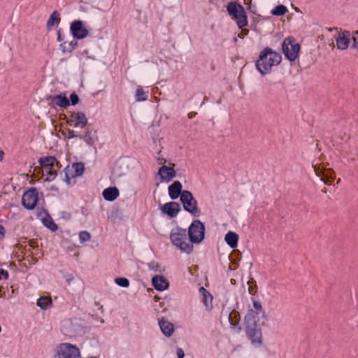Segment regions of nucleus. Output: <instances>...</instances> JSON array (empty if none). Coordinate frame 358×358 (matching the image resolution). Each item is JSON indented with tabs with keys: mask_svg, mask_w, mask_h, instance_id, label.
Wrapping results in <instances>:
<instances>
[{
	"mask_svg": "<svg viewBox=\"0 0 358 358\" xmlns=\"http://www.w3.org/2000/svg\"><path fill=\"white\" fill-rule=\"evenodd\" d=\"M91 358H97V357H91Z\"/></svg>",
	"mask_w": 358,
	"mask_h": 358,
	"instance_id": "57",
	"label": "nucleus"
},
{
	"mask_svg": "<svg viewBox=\"0 0 358 358\" xmlns=\"http://www.w3.org/2000/svg\"><path fill=\"white\" fill-rule=\"evenodd\" d=\"M54 166H55L57 169H60L62 168V164L59 161L56 159V162L54 163Z\"/></svg>",
	"mask_w": 358,
	"mask_h": 358,
	"instance_id": "45",
	"label": "nucleus"
},
{
	"mask_svg": "<svg viewBox=\"0 0 358 358\" xmlns=\"http://www.w3.org/2000/svg\"><path fill=\"white\" fill-rule=\"evenodd\" d=\"M130 160L128 157L119 159L113 168V175L114 178H121L125 176L129 170Z\"/></svg>",
	"mask_w": 358,
	"mask_h": 358,
	"instance_id": "13",
	"label": "nucleus"
},
{
	"mask_svg": "<svg viewBox=\"0 0 358 358\" xmlns=\"http://www.w3.org/2000/svg\"><path fill=\"white\" fill-rule=\"evenodd\" d=\"M85 171V165L83 162H75L68 165L64 169L65 181L68 184L71 183V180L81 176Z\"/></svg>",
	"mask_w": 358,
	"mask_h": 358,
	"instance_id": "10",
	"label": "nucleus"
},
{
	"mask_svg": "<svg viewBox=\"0 0 358 358\" xmlns=\"http://www.w3.org/2000/svg\"><path fill=\"white\" fill-rule=\"evenodd\" d=\"M322 192H324V193H326V192H327L326 189H323V190H322Z\"/></svg>",
	"mask_w": 358,
	"mask_h": 358,
	"instance_id": "54",
	"label": "nucleus"
},
{
	"mask_svg": "<svg viewBox=\"0 0 358 358\" xmlns=\"http://www.w3.org/2000/svg\"><path fill=\"white\" fill-rule=\"evenodd\" d=\"M58 170H59V169H57L55 166H54V169H52V171H55V172H56L57 173V171H58Z\"/></svg>",
	"mask_w": 358,
	"mask_h": 358,
	"instance_id": "51",
	"label": "nucleus"
},
{
	"mask_svg": "<svg viewBox=\"0 0 358 358\" xmlns=\"http://www.w3.org/2000/svg\"><path fill=\"white\" fill-rule=\"evenodd\" d=\"M248 284L249 285L248 292L251 295H255L257 290V286L255 284V280L251 278L248 281Z\"/></svg>",
	"mask_w": 358,
	"mask_h": 358,
	"instance_id": "33",
	"label": "nucleus"
},
{
	"mask_svg": "<svg viewBox=\"0 0 358 358\" xmlns=\"http://www.w3.org/2000/svg\"><path fill=\"white\" fill-rule=\"evenodd\" d=\"M8 278V273L3 269L0 270V280L2 278L7 279Z\"/></svg>",
	"mask_w": 358,
	"mask_h": 358,
	"instance_id": "38",
	"label": "nucleus"
},
{
	"mask_svg": "<svg viewBox=\"0 0 358 358\" xmlns=\"http://www.w3.org/2000/svg\"><path fill=\"white\" fill-rule=\"evenodd\" d=\"M115 282L117 285L122 287H128L129 286V281L126 278H116Z\"/></svg>",
	"mask_w": 358,
	"mask_h": 358,
	"instance_id": "34",
	"label": "nucleus"
},
{
	"mask_svg": "<svg viewBox=\"0 0 358 358\" xmlns=\"http://www.w3.org/2000/svg\"><path fill=\"white\" fill-rule=\"evenodd\" d=\"M187 236L186 229L178 227L172 229L170 238L172 243L178 248L181 252L189 254L192 252L194 246L189 242V238L188 239Z\"/></svg>",
	"mask_w": 358,
	"mask_h": 358,
	"instance_id": "2",
	"label": "nucleus"
},
{
	"mask_svg": "<svg viewBox=\"0 0 358 358\" xmlns=\"http://www.w3.org/2000/svg\"><path fill=\"white\" fill-rule=\"evenodd\" d=\"M288 12L287 8L284 5H278L271 10V13L273 15L282 16Z\"/></svg>",
	"mask_w": 358,
	"mask_h": 358,
	"instance_id": "31",
	"label": "nucleus"
},
{
	"mask_svg": "<svg viewBox=\"0 0 358 358\" xmlns=\"http://www.w3.org/2000/svg\"><path fill=\"white\" fill-rule=\"evenodd\" d=\"M199 293L202 295L203 303L206 307H208L209 304L212 303L213 296L210 292L206 290L203 287L199 288Z\"/></svg>",
	"mask_w": 358,
	"mask_h": 358,
	"instance_id": "28",
	"label": "nucleus"
},
{
	"mask_svg": "<svg viewBox=\"0 0 358 358\" xmlns=\"http://www.w3.org/2000/svg\"><path fill=\"white\" fill-rule=\"evenodd\" d=\"M352 41H353V43H352V48L357 47V45H358V31H356L355 33L354 36H352Z\"/></svg>",
	"mask_w": 358,
	"mask_h": 358,
	"instance_id": "36",
	"label": "nucleus"
},
{
	"mask_svg": "<svg viewBox=\"0 0 358 358\" xmlns=\"http://www.w3.org/2000/svg\"><path fill=\"white\" fill-rule=\"evenodd\" d=\"M248 9L253 14H255L257 12V6L255 5H252L251 2H250V5L248 6Z\"/></svg>",
	"mask_w": 358,
	"mask_h": 358,
	"instance_id": "40",
	"label": "nucleus"
},
{
	"mask_svg": "<svg viewBox=\"0 0 358 358\" xmlns=\"http://www.w3.org/2000/svg\"><path fill=\"white\" fill-rule=\"evenodd\" d=\"M152 284L159 291H163L169 287L168 281L162 275H155L153 277Z\"/></svg>",
	"mask_w": 358,
	"mask_h": 358,
	"instance_id": "22",
	"label": "nucleus"
},
{
	"mask_svg": "<svg viewBox=\"0 0 358 358\" xmlns=\"http://www.w3.org/2000/svg\"><path fill=\"white\" fill-rule=\"evenodd\" d=\"M177 356L178 358H184L185 354L181 348L177 349Z\"/></svg>",
	"mask_w": 358,
	"mask_h": 358,
	"instance_id": "43",
	"label": "nucleus"
},
{
	"mask_svg": "<svg viewBox=\"0 0 358 358\" xmlns=\"http://www.w3.org/2000/svg\"><path fill=\"white\" fill-rule=\"evenodd\" d=\"M43 222L45 227L55 231L57 229V224L53 222L51 217L44 218Z\"/></svg>",
	"mask_w": 358,
	"mask_h": 358,
	"instance_id": "32",
	"label": "nucleus"
},
{
	"mask_svg": "<svg viewBox=\"0 0 358 358\" xmlns=\"http://www.w3.org/2000/svg\"><path fill=\"white\" fill-rule=\"evenodd\" d=\"M231 284L235 285L236 284V280L234 279H231Z\"/></svg>",
	"mask_w": 358,
	"mask_h": 358,
	"instance_id": "52",
	"label": "nucleus"
},
{
	"mask_svg": "<svg viewBox=\"0 0 358 358\" xmlns=\"http://www.w3.org/2000/svg\"><path fill=\"white\" fill-rule=\"evenodd\" d=\"M158 174L162 181L169 182L176 176V171L173 168L164 165L159 168Z\"/></svg>",
	"mask_w": 358,
	"mask_h": 358,
	"instance_id": "19",
	"label": "nucleus"
},
{
	"mask_svg": "<svg viewBox=\"0 0 358 358\" xmlns=\"http://www.w3.org/2000/svg\"><path fill=\"white\" fill-rule=\"evenodd\" d=\"M257 318L258 313L252 309H250L245 317V328L257 327Z\"/></svg>",
	"mask_w": 358,
	"mask_h": 358,
	"instance_id": "21",
	"label": "nucleus"
},
{
	"mask_svg": "<svg viewBox=\"0 0 358 358\" xmlns=\"http://www.w3.org/2000/svg\"><path fill=\"white\" fill-rule=\"evenodd\" d=\"M56 162V158L53 156H46L40 157L38 163L42 167L43 173L47 176L46 180L52 181L57 176V173L52 171L54 163Z\"/></svg>",
	"mask_w": 358,
	"mask_h": 358,
	"instance_id": "9",
	"label": "nucleus"
},
{
	"mask_svg": "<svg viewBox=\"0 0 358 358\" xmlns=\"http://www.w3.org/2000/svg\"><path fill=\"white\" fill-rule=\"evenodd\" d=\"M205 227L199 220H194L188 229L189 242L199 243L204 238Z\"/></svg>",
	"mask_w": 358,
	"mask_h": 358,
	"instance_id": "6",
	"label": "nucleus"
},
{
	"mask_svg": "<svg viewBox=\"0 0 358 358\" xmlns=\"http://www.w3.org/2000/svg\"><path fill=\"white\" fill-rule=\"evenodd\" d=\"M57 40H58V41H63V38L62 37L60 31H59L58 33H57Z\"/></svg>",
	"mask_w": 358,
	"mask_h": 358,
	"instance_id": "46",
	"label": "nucleus"
},
{
	"mask_svg": "<svg viewBox=\"0 0 358 358\" xmlns=\"http://www.w3.org/2000/svg\"><path fill=\"white\" fill-rule=\"evenodd\" d=\"M155 299H156V301H157L159 299V298L157 296H155Z\"/></svg>",
	"mask_w": 358,
	"mask_h": 358,
	"instance_id": "55",
	"label": "nucleus"
},
{
	"mask_svg": "<svg viewBox=\"0 0 358 358\" xmlns=\"http://www.w3.org/2000/svg\"><path fill=\"white\" fill-rule=\"evenodd\" d=\"M135 97L138 101H145L148 97V91L145 92L142 87L138 86L136 90Z\"/></svg>",
	"mask_w": 358,
	"mask_h": 358,
	"instance_id": "29",
	"label": "nucleus"
},
{
	"mask_svg": "<svg viewBox=\"0 0 358 358\" xmlns=\"http://www.w3.org/2000/svg\"><path fill=\"white\" fill-rule=\"evenodd\" d=\"M6 230L3 226L0 224V241L2 240L5 236Z\"/></svg>",
	"mask_w": 358,
	"mask_h": 358,
	"instance_id": "41",
	"label": "nucleus"
},
{
	"mask_svg": "<svg viewBox=\"0 0 358 358\" xmlns=\"http://www.w3.org/2000/svg\"><path fill=\"white\" fill-rule=\"evenodd\" d=\"M196 113H188V117L189 119H192L193 117H194V115H195Z\"/></svg>",
	"mask_w": 358,
	"mask_h": 358,
	"instance_id": "49",
	"label": "nucleus"
},
{
	"mask_svg": "<svg viewBox=\"0 0 358 358\" xmlns=\"http://www.w3.org/2000/svg\"><path fill=\"white\" fill-rule=\"evenodd\" d=\"M314 172L317 176L325 184L330 185L335 178V173L331 169H324L317 164L313 165Z\"/></svg>",
	"mask_w": 358,
	"mask_h": 358,
	"instance_id": "11",
	"label": "nucleus"
},
{
	"mask_svg": "<svg viewBox=\"0 0 358 358\" xmlns=\"http://www.w3.org/2000/svg\"><path fill=\"white\" fill-rule=\"evenodd\" d=\"M159 325L162 331L166 336L169 337L173 334L174 327L173 324L171 322H169L168 320L162 317L159 321Z\"/></svg>",
	"mask_w": 358,
	"mask_h": 358,
	"instance_id": "23",
	"label": "nucleus"
},
{
	"mask_svg": "<svg viewBox=\"0 0 358 358\" xmlns=\"http://www.w3.org/2000/svg\"><path fill=\"white\" fill-rule=\"evenodd\" d=\"M119 194V190L115 187L106 188L103 192V198L108 201H113L115 200L118 197Z\"/></svg>",
	"mask_w": 358,
	"mask_h": 358,
	"instance_id": "24",
	"label": "nucleus"
},
{
	"mask_svg": "<svg viewBox=\"0 0 358 358\" xmlns=\"http://www.w3.org/2000/svg\"><path fill=\"white\" fill-rule=\"evenodd\" d=\"M250 2H251V0H245V4L248 6L250 5Z\"/></svg>",
	"mask_w": 358,
	"mask_h": 358,
	"instance_id": "50",
	"label": "nucleus"
},
{
	"mask_svg": "<svg viewBox=\"0 0 358 358\" xmlns=\"http://www.w3.org/2000/svg\"><path fill=\"white\" fill-rule=\"evenodd\" d=\"M50 100L53 106H59L62 109H66L70 106L78 104L79 97L76 93H72L69 99L66 93H60L57 95L50 96Z\"/></svg>",
	"mask_w": 358,
	"mask_h": 358,
	"instance_id": "4",
	"label": "nucleus"
},
{
	"mask_svg": "<svg viewBox=\"0 0 358 358\" xmlns=\"http://www.w3.org/2000/svg\"><path fill=\"white\" fill-rule=\"evenodd\" d=\"M253 306L254 308L257 310H262V304L259 301H255L253 302Z\"/></svg>",
	"mask_w": 358,
	"mask_h": 358,
	"instance_id": "39",
	"label": "nucleus"
},
{
	"mask_svg": "<svg viewBox=\"0 0 358 358\" xmlns=\"http://www.w3.org/2000/svg\"><path fill=\"white\" fill-rule=\"evenodd\" d=\"M60 22V15L57 11H54L47 21V28L51 29L55 25L58 24Z\"/></svg>",
	"mask_w": 358,
	"mask_h": 358,
	"instance_id": "27",
	"label": "nucleus"
},
{
	"mask_svg": "<svg viewBox=\"0 0 358 358\" xmlns=\"http://www.w3.org/2000/svg\"><path fill=\"white\" fill-rule=\"evenodd\" d=\"M148 267L150 270L156 271H157L159 266L155 262H151L148 264Z\"/></svg>",
	"mask_w": 358,
	"mask_h": 358,
	"instance_id": "37",
	"label": "nucleus"
},
{
	"mask_svg": "<svg viewBox=\"0 0 358 358\" xmlns=\"http://www.w3.org/2000/svg\"><path fill=\"white\" fill-rule=\"evenodd\" d=\"M29 245L32 248H35L38 247L37 242H36L35 241H30Z\"/></svg>",
	"mask_w": 358,
	"mask_h": 358,
	"instance_id": "44",
	"label": "nucleus"
},
{
	"mask_svg": "<svg viewBox=\"0 0 358 358\" xmlns=\"http://www.w3.org/2000/svg\"><path fill=\"white\" fill-rule=\"evenodd\" d=\"M355 48H356V49H357V50H358V45H357V47H355Z\"/></svg>",
	"mask_w": 358,
	"mask_h": 358,
	"instance_id": "56",
	"label": "nucleus"
},
{
	"mask_svg": "<svg viewBox=\"0 0 358 358\" xmlns=\"http://www.w3.org/2000/svg\"><path fill=\"white\" fill-rule=\"evenodd\" d=\"M62 116H64L66 117L65 113H60L59 117H61Z\"/></svg>",
	"mask_w": 358,
	"mask_h": 358,
	"instance_id": "53",
	"label": "nucleus"
},
{
	"mask_svg": "<svg viewBox=\"0 0 358 358\" xmlns=\"http://www.w3.org/2000/svg\"><path fill=\"white\" fill-rule=\"evenodd\" d=\"M80 243H84L90 239V234L87 231H81L79 235Z\"/></svg>",
	"mask_w": 358,
	"mask_h": 358,
	"instance_id": "35",
	"label": "nucleus"
},
{
	"mask_svg": "<svg viewBox=\"0 0 358 358\" xmlns=\"http://www.w3.org/2000/svg\"><path fill=\"white\" fill-rule=\"evenodd\" d=\"M163 213L166 214L170 217H176L180 211V206L178 202L171 201L165 203L161 207Z\"/></svg>",
	"mask_w": 358,
	"mask_h": 358,
	"instance_id": "16",
	"label": "nucleus"
},
{
	"mask_svg": "<svg viewBox=\"0 0 358 358\" xmlns=\"http://www.w3.org/2000/svg\"><path fill=\"white\" fill-rule=\"evenodd\" d=\"M180 201L183 208L194 216H199L200 210L198 208L197 201L193 196L192 192L188 190H184L180 196Z\"/></svg>",
	"mask_w": 358,
	"mask_h": 358,
	"instance_id": "8",
	"label": "nucleus"
},
{
	"mask_svg": "<svg viewBox=\"0 0 358 358\" xmlns=\"http://www.w3.org/2000/svg\"><path fill=\"white\" fill-rule=\"evenodd\" d=\"M281 60L282 57L279 53L266 47L259 53L255 64L256 69L262 75H265L271 72L273 66H278Z\"/></svg>",
	"mask_w": 358,
	"mask_h": 358,
	"instance_id": "1",
	"label": "nucleus"
},
{
	"mask_svg": "<svg viewBox=\"0 0 358 358\" xmlns=\"http://www.w3.org/2000/svg\"><path fill=\"white\" fill-rule=\"evenodd\" d=\"M38 193L36 188H31L27 191L22 196V204L28 209L32 210L35 208L38 201Z\"/></svg>",
	"mask_w": 358,
	"mask_h": 358,
	"instance_id": "12",
	"label": "nucleus"
},
{
	"mask_svg": "<svg viewBox=\"0 0 358 358\" xmlns=\"http://www.w3.org/2000/svg\"><path fill=\"white\" fill-rule=\"evenodd\" d=\"M282 52L289 61H294L299 55L300 45L295 42L294 38L288 37L284 39L282 43Z\"/></svg>",
	"mask_w": 358,
	"mask_h": 358,
	"instance_id": "7",
	"label": "nucleus"
},
{
	"mask_svg": "<svg viewBox=\"0 0 358 358\" xmlns=\"http://www.w3.org/2000/svg\"><path fill=\"white\" fill-rule=\"evenodd\" d=\"M227 10L239 28H243L248 24V17L241 5L236 2H229L227 6Z\"/></svg>",
	"mask_w": 358,
	"mask_h": 358,
	"instance_id": "3",
	"label": "nucleus"
},
{
	"mask_svg": "<svg viewBox=\"0 0 358 358\" xmlns=\"http://www.w3.org/2000/svg\"><path fill=\"white\" fill-rule=\"evenodd\" d=\"M248 29H242L241 32L238 34V36L241 38H243L248 34Z\"/></svg>",
	"mask_w": 358,
	"mask_h": 358,
	"instance_id": "42",
	"label": "nucleus"
},
{
	"mask_svg": "<svg viewBox=\"0 0 358 358\" xmlns=\"http://www.w3.org/2000/svg\"><path fill=\"white\" fill-rule=\"evenodd\" d=\"M70 31L72 36L77 39L85 38L88 34V29L81 20H74L70 26Z\"/></svg>",
	"mask_w": 358,
	"mask_h": 358,
	"instance_id": "14",
	"label": "nucleus"
},
{
	"mask_svg": "<svg viewBox=\"0 0 358 358\" xmlns=\"http://www.w3.org/2000/svg\"><path fill=\"white\" fill-rule=\"evenodd\" d=\"M4 152L0 150V162H1L3 159Z\"/></svg>",
	"mask_w": 358,
	"mask_h": 358,
	"instance_id": "48",
	"label": "nucleus"
},
{
	"mask_svg": "<svg viewBox=\"0 0 358 358\" xmlns=\"http://www.w3.org/2000/svg\"><path fill=\"white\" fill-rule=\"evenodd\" d=\"M79 348L69 343H60L57 347L54 358H80Z\"/></svg>",
	"mask_w": 358,
	"mask_h": 358,
	"instance_id": "5",
	"label": "nucleus"
},
{
	"mask_svg": "<svg viewBox=\"0 0 358 358\" xmlns=\"http://www.w3.org/2000/svg\"><path fill=\"white\" fill-rule=\"evenodd\" d=\"M182 185L180 181H174L169 187V195L173 200L178 199L182 195Z\"/></svg>",
	"mask_w": 358,
	"mask_h": 358,
	"instance_id": "20",
	"label": "nucleus"
},
{
	"mask_svg": "<svg viewBox=\"0 0 358 358\" xmlns=\"http://www.w3.org/2000/svg\"><path fill=\"white\" fill-rule=\"evenodd\" d=\"M71 126L83 128L87 122L85 113H71V119L67 121Z\"/></svg>",
	"mask_w": 358,
	"mask_h": 358,
	"instance_id": "17",
	"label": "nucleus"
},
{
	"mask_svg": "<svg viewBox=\"0 0 358 358\" xmlns=\"http://www.w3.org/2000/svg\"><path fill=\"white\" fill-rule=\"evenodd\" d=\"M246 334L254 345L259 346L262 343V330L257 327L245 328Z\"/></svg>",
	"mask_w": 358,
	"mask_h": 358,
	"instance_id": "15",
	"label": "nucleus"
},
{
	"mask_svg": "<svg viewBox=\"0 0 358 358\" xmlns=\"http://www.w3.org/2000/svg\"><path fill=\"white\" fill-rule=\"evenodd\" d=\"M77 136V134L74 131H69V137H75Z\"/></svg>",
	"mask_w": 358,
	"mask_h": 358,
	"instance_id": "47",
	"label": "nucleus"
},
{
	"mask_svg": "<svg viewBox=\"0 0 358 358\" xmlns=\"http://www.w3.org/2000/svg\"><path fill=\"white\" fill-rule=\"evenodd\" d=\"M350 33L348 31L339 33L338 36L336 38L337 48L341 50L347 49L350 43Z\"/></svg>",
	"mask_w": 358,
	"mask_h": 358,
	"instance_id": "18",
	"label": "nucleus"
},
{
	"mask_svg": "<svg viewBox=\"0 0 358 358\" xmlns=\"http://www.w3.org/2000/svg\"><path fill=\"white\" fill-rule=\"evenodd\" d=\"M94 306L96 307L97 311L95 312L94 314H92L91 317H92L96 322V323L102 324L104 322V320L102 318L103 314V306H101L97 302L94 303Z\"/></svg>",
	"mask_w": 358,
	"mask_h": 358,
	"instance_id": "26",
	"label": "nucleus"
},
{
	"mask_svg": "<svg viewBox=\"0 0 358 358\" xmlns=\"http://www.w3.org/2000/svg\"><path fill=\"white\" fill-rule=\"evenodd\" d=\"M224 240L231 248H235L238 245V236L235 232L229 231L225 235Z\"/></svg>",
	"mask_w": 358,
	"mask_h": 358,
	"instance_id": "25",
	"label": "nucleus"
},
{
	"mask_svg": "<svg viewBox=\"0 0 358 358\" xmlns=\"http://www.w3.org/2000/svg\"><path fill=\"white\" fill-rule=\"evenodd\" d=\"M37 306L42 309H48L52 306V300L48 297L42 296L38 299Z\"/></svg>",
	"mask_w": 358,
	"mask_h": 358,
	"instance_id": "30",
	"label": "nucleus"
}]
</instances>
